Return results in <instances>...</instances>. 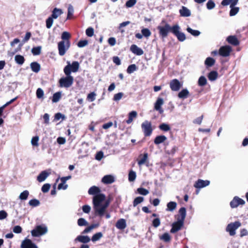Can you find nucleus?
<instances>
[{"label": "nucleus", "instance_id": "nucleus-43", "mask_svg": "<svg viewBox=\"0 0 248 248\" xmlns=\"http://www.w3.org/2000/svg\"><path fill=\"white\" fill-rule=\"evenodd\" d=\"M74 8L71 5H69L68 8V14L67 19H70L74 13Z\"/></svg>", "mask_w": 248, "mask_h": 248}, {"label": "nucleus", "instance_id": "nucleus-30", "mask_svg": "<svg viewBox=\"0 0 248 248\" xmlns=\"http://www.w3.org/2000/svg\"><path fill=\"white\" fill-rule=\"evenodd\" d=\"M189 94V92L187 89H183L178 93V97L180 98H186Z\"/></svg>", "mask_w": 248, "mask_h": 248}, {"label": "nucleus", "instance_id": "nucleus-51", "mask_svg": "<svg viewBox=\"0 0 248 248\" xmlns=\"http://www.w3.org/2000/svg\"><path fill=\"white\" fill-rule=\"evenodd\" d=\"M159 128L164 131H169L170 129V126L165 123L159 125Z\"/></svg>", "mask_w": 248, "mask_h": 248}, {"label": "nucleus", "instance_id": "nucleus-58", "mask_svg": "<svg viewBox=\"0 0 248 248\" xmlns=\"http://www.w3.org/2000/svg\"><path fill=\"white\" fill-rule=\"evenodd\" d=\"M44 91L41 88L37 89L36 91V96L38 98H42L44 96Z\"/></svg>", "mask_w": 248, "mask_h": 248}, {"label": "nucleus", "instance_id": "nucleus-41", "mask_svg": "<svg viewBox=\"0 0 248 248\" xmlns=\"http://www.w3.org/2000/svg\"><path fill=\"white\" fill-rule=\"evenodd\" d=\"M40 203L39 201L37 199H32L29 202V205L32 207L38 206L40 205Z\"/></svg>", "mask_w": 248, "mask_h": 248}, {"label": "nucleus", "instance_id": "nucleus-15", "mask_svg": "<svg viewBox=\"0 0 248 248\" xmlns=\"http://www.w3.org/2000/svg\"><path fill=\"white\" fill-rule=\"evenodd\" d=\"M115 181V178L111 175L104 176L102 179V182L105 184H110Z\"/></svg>", "mask_w": 248, "mask_h": 248}, {"label": "nucleus", "instance_id": "nucleus-14", "mask_svg": "<svg viewBox=\"0 0 248 248\" xmlns=\"http://www.w3.org/2000/svg\"><path fill=\"white\" fill-rule=\"evenodd\" d=\"M164 104V100L162 98H158L155 104V109L159 112L160 113L163 112L161 106Z\"/></svg>", "mask_w": 248, "mask_h": 248}, {"label": "nucleus", "instance_id": "nucleus-13", "mask_svg": "<svg viewBox=\"0 0 248 248\" xmlns=\"http://www.w3.org/2000/svg\"><path fill=\"white\" fill-rule=\"evenodd\" d=\"M210 181L208 180H203L199 179L194 184V186L197 188H202L209 186Z\"/></svg>", "mask_w": 248, "mask_h": 248}, {"label": "nucleus", "instance_id": "nucleus-23", "mask_svg": "<svg viewBox=\"0 0 248 248\" xmlns=\"http://www.w3.org/2000/svg\"><path fill=\"white\" fill-rule=\"evenodd\" d=\"M180 217L178 218V220L183 222L184 221L186 217V209L185 207H182L179 211Z\"/></svg>", "mask_w": 248, "mask_h": 248}, {"label": "nucleus", "instance_id": "nucleus-54", "mask_svg": "<svg viewBox=\"0 0 248 248\" xmlns=\"http://www.w3.org/2000/svg\"><path fill=\"white\" fill-rule=\"evenodd\" d=\"M137 3V0H128L125 3V6L127 8L133 7Z\"/></svg>", "mask_w": 248, "mask_h": 248}, {"label": "nucleus", "instance_id": "nucleus-35", "mask_svg": "<svg viewBox=\"0 0 248 248\" xmlns=\"http://www.w3.org/2000/svg\"><path fill=\"white\" fill-rule=\"evenodd\" d=\"M42 49L41 46L34 47L31 49V52L33 55H39L40 54Z\"/></svg>", "mask_w": 248, "mask_h": 248}, {"label": "nucleus", "instance_id": "nucleus-45", "mask_svg": "<svg viewBox=\"0 0 248 248\" xmlns=\"http://www.w3.org/2000/svg\"><path fill=\"white\" fill-rule=\"evenodd\" d=\"M39 138L38 136L33 137L31 140V143L33 146L37 147L38 146V141Z\"/></svg>", "mask_w": 248, "mask_h": 248}, {"label": "nucleus", "instance_id": "nucleus-24", "mask_svg": "<svg viewBox=\"0 0 248 248\" xmlns=\"http://www.w3.org/2000/svg\"><path fill=\"white\" fill-rule=\"evenodd\" d=\"M167 140V137L164 135L157 136L154 142L155 144H159L163 143Z\"/></svg>", "mask_w": 248, "mask_h": 248}, {"label": "nucleus", "instance_id": "nucleus-60", "mask_svg": "<svg viewBox=\"0 0 248 248\" xmlns=\"http://www.w3.org/2000/svg\"><path fill=\"white\" fill-rule=\"evenodd\" d=\"M96 94L94 92L89 93L87 96V99L93 102L95 99Z\"/></svg>", "mask_w": 248, "mask_h": 248}, {"label": "nucleus", "instance_id": "nucleus-47", "mask_svg": "<svg viewBox=\"0 0 248 248\" xmlns=\"http://www.w3.org/2000/svg\"><path fill=\"white\" fill-rule=\"evenodd\" d=\"M137 191L140 194L144 196L147 195L149 193L148 190L142 187L138 188Z\"/></svg>", "mask_w": 248, "mask_h": 248}, {"label": "nucleus", "instance_id": "nucleus-26", "mask_svg": "<svg viewBox=\"0 0 248 248\" xmlns=\"http://www.w3.org/2000/svg\"><path fill=\"white\" fill-rule=\"evenodd\" d=\"M137 112L136 111H132L129 113L128 119L126 121V123L128 124L131 123L133 120V119L135 118L137 116Z\"/></svg>", "mask_w": 248, "mask_h": 248}, {"label": "nucleus", "instance_id": "nucleus-29", "mask_svg": "<svg viewBox=\"0 0 248 248\" xmlns=\"http://www.w3.org/2000/svg\"><path fill=\"white\" fill-rule=\"evenodd\" d=\"M218 76V73L217 72L212 71L210 72L208 75V79L211 81L215 80Z\"/></svg>", "mask_w": 248, "mask_h": 248}, {"label": "nucleus", "instance_id": "nucleus-31", "mask_svg": "<svg viewBox=\"0 0 248 248\" xmlns=\"http://www.w3.org/2000/svg\"><path fill=\"white\" fill-rule=\"evenodd\" d=\"M140 157H141V158L138 161L139 166H141L146 162L148 159V154L147 153H145L143 156L141 155Z\"/></svg>", "mask_w": 248, "mask_h": 248}, {"label": "nucleus", "instance_id": "nucleus-11", "mask_svg": "<svg viewBox=\"0 0 248 248\" xmlns=\"http://www.w3.org/2000/svg\"><path fill=\"white\" fill-rule=\"evenodd\" d=\"M170 85L173 91H177L181 88L182 85L178 80L174 79L170 82Z\"/></svg>", "mask_w": 248, "mask_h": 248}, {"label": "nucleus", "instance_id": "nucleus-63", "mask_svg": "<svg viewBox=\"0 0 248 248\" xmlns=\"http://www.w3.org/2000/svg\"><path fill=\"white\" fill-rule=\"evenodd\" d=\"M123 96V93H116L114 95L113 97V100L115 101H119L122 98Z\"/></svg>", "mask_w": 248, "mask_h": 248}, {"label": "nucleus", "instance_id": "nucleus-39", "mask_svg": "<svg viewBox=\"0 0 248 248\" xmlns=\"http://www.w3.org/2000/svg\"><path fill=\"white\" fill-rule=\"evenodd\" d=\"M61 92H57V93H55L53 95L52 100V102L53 103H56V102H58L59 101L60 99L61 98Z\"/></svg>", "mask_w": 248, "mask_h": 248}, {"label": "nucleus", "instance_id": "nucleus-6", "mask_svg": "<svg viewBox=\"0 0 248 248\" xmlns=\"http://www.w3.org/2000/svg\"><path fill=\"white\" fill-rule=\"evenodd\" d=\"M142 131L145 136H149L152 133L151 123L148 121H145L141 125Z\"/></svg>", "mask_w": 248, "mask_h": 248}, {"label": "nucleus", "instance_id": "nucleus-55", "mask_svg": "<svg viewBox=\"0 0 248 248\" xmlns=\"http://www.w3.org/2000/svg\"><path fill=\"white\" fill-rule=\"evenodd\" d=\"M141 32H142V34L143 35V36L146 37H149L151 34V31H150V30L148 29H143L142 30H141Z\"/></svg>", "mask_w": 248, "mask_h": 248}, {"label": "nucleus", "instance_id": "nucleus-21", "mask_svg": "<svg viewBox=\"0 0 248 248\" xmlns=\"http://www.w3.org/2000/svg\"><path fill=\"white\" fill-rule=\"evenodd\" d=\"M238 0H223L221 4L224 6H226L230 4V7L234 6L238 2Z\"/></svg>", "mask_w": 248, "mask_h": 248}, {"label": "nucleus", "instance_id": "nucleus-37", "mask_svg": "<svg viewBox=\"0 0 248 248\" xmlns=\"http://www.w3.org/2000/svg\"><path fill=\"white\" fill-rule=\"evenodd\" d=\"M29 195V192L28 190H24L22 193H20L19 196V198L21 200H26L27 199L28 196Z\"/></svg>", "mask_w": 248, "mask_h": 248}, {"label": "nucleus", "instance_id": "nucleus-4", "mask_svg": "<svg viewBox=\"0 0 248 248\" xmlns=\"http://www.w3.org/2000/svg\"><path fill=\"white\" fill-rule=\"evenodd\" d=\"M70 34L67 32H63V55L68 50L70 46V42L69 39L70 38Z\"/></svg>", "mask_w": 248, "mask_h": 248}, {"label": "nucleus", "instance_id": "nucleus-9", "mask_svg": "<svg viewBox=\"0 0 248 248\" xmlns=\"http://www.w3.org/2000/svg\"><path fill=\"white\" fill-rule=\"evenodd\" d=\"M245 202L243 199L235 196L233 198V200L230 202V206L232 208H236L240 205H244Z\"/></svg>", "mask_w": 248, "mask_h": 248}, {"label": "nucleus", "instance_id": "nucleus-10", "mask_svg": "<svg viewBox=\"0 0 248 248\" xmlns=\"http://www.w3.org/2000/svg\"><path fill=\"white\" fill-rule=\"evenodd\" d=\"M21 248H38V247L31 240L25 239L22 242Z\"/></svg>", "mask_w": 248, "mask_h": 248}, {"label": "nucleus", "instance_id": "nucleus-38", "mask_svg": "<svg viewBox=\"0 0 248 248\" xmlns=\"http://www.w3.org/2000/svg\"><path fill=\"white\" fill-rule=\"evenodd\" d=\"M207 84V79L204 76L200 77L198 80V85L200 86H205Z\"/></svg>", "mask_w": 248, "mask_h": 248}, {"label": "nucleus", "instance_id": "nucleus-40", "mask_svg": "<svg viewBox=\"0 0 248 248\" xmlns=\"http://www.w3.org/2000/svg\"><path fill=\"white\" fill-rule=\"evenodd\" d=\"M103 236V234L101 232H97L94 234L92 238V240L93 242H95L99 240Z\"/></svg>", "mask_w": 248, "mask_h": 248}, {"label": "nucleus", "instance_id": "nucleus-8", "mask_svg": "<svg viewBox=\"0 0 248 248\" xmlns=\"http://www.w3.org/2000/svg\"><path fill=\"white\" fill-rule=\"evenodd\" d=\"M232 51L231 46H221L218 50V54L220 56L226 57L230 56Z\"/></svg>", "mask_w": 248, "mask_h": 248}, {"label": "nucleus", "instance_id": "nucleus-28", "mask_svg": "<svg viewBox=\"0 0 248 248\" xmlns=\"http://www.w3.org/2000/svg\"><path fill=\"white\" fill-rule=\"evenodd\" d=\"M215 60L211 57H208L206 59L204 63L207 67H211L215 63Z\"/></svg>", "mask_w": 248, "mask_h": 248}, {"label": "nucleus", "instance_id": "nucleus-25", "mask_svg": "<svg viewBox=\"0 0 248 248\" xmlns=\"http://www.w3.org/2000/svg\"><path fill=\"white\" fill-rule=\"evenodd\" d=\"M31 68L32 71L38 73L40 70V65L37 62H33L31 63Z\"/></svg>", "mask_w": 248, "mask_h": 248}, {"label": "nucleus", "instance_id": "nucleus-27", "mask_svg": "<svg viewBox=\"0 0 248 248\" xmlns=\"http://www.w3.org/2000/svg\"><path fill=\"white\" fill-rule=\"evenodd\" d=\"M62 13V11L61 10L55 8L53 10L52 14L50 17L53 19H56L59 16L61 15Z\"/></svg>", "mask_w": 248, "mask_h": 248}, {"label": "nucleus", "instance_id": "nucleus-50", "mask_svg": "<svg viewBox=\"0 0 248 248\" xmlns=\"http://www.w3.org/2000/svg\"><path fill=\"white\" fill-rule=\"evenodd\" d=\"M137 70V66L135 64H133L131 65H130L127 69V72L129 74H131L133 72H134L135 71Z\"/></svg>", "mask_w": 248, "mask_h": 248}, {"label": "nucleus", "instance_id": "nucleus-56", "mask_svg": "<svg viewBox=\"0 0 248 248\" xmlns=\"http://www.w3.org/2000/svg\"><path fill=\"white\" fill-rule=\"evenodd\" d=\"M231 8V10L230 12V15L231 16H234L236 15L239 11V8L234 7V6Z\"/></svg>", "mask_w": 248, "mask_h": 248}, {"label": "nucleus", "instance_id": "nucleus-12", "mask_svg": "<svg viewBox=\"0 0 248 248\" xmlns=\"http://www.w3.org/2000/svg\"><path fill=\"white\" fill-rule=\"evenodd\" d=\"M184 222L178 219V221L174 222L172 225V228L170 230V232L175 233L180 230L183 225Z\"/></svg>", "mask_w": 248, "mask_h": 248}, {"label": "nucleus", "instance_id": "nucleus-22", "mask_svg": "<svg viewBox=\"0 0 248 248\" xmlns=\"http://www.w3.org/2000/svg\"><path fill=\"white\" fill-rule=\"evenodd\" d=\"M180 13L183 16L187 17L191 15L190 11L186 7L183 6L182 9L180 10Z\"/></svg>", "mask_w": 248, "mask_h": 248}, {"label": "nucleus", "instance_id": "nucleus-59", "mask_svg": "<svg viewBox=\"0 0 248 248\" xmlns=\"http://www.w3.org/2000/svg\"><path fill=\"white\" fill-rule=\"evenodd\" d=\"M207 8L209 10H211L215 7V4L212 0H209L206 4Z\"/></svg>", "mask_w": 248, "mask_h": 248}, {"label": "nucleus", "instance_id": "nucleus-46", "mask_svg": "<svg viewBox=\"0 0 248 248\" xmlns=\"http://www.w3.org/2000/svg\"><path fill=\"white\" fill-rule=\"evenodd\" d=\"M160 238L166 242H169L170 240V237L168 233H164L160 237Z\"/></svg>", "mask_w": 248, "mask_h": 248}, {"label": "nucleus", "instance_id": "nucleus-36", "mask_svg": "<svg viewBox=\"0 0 248 248\" xmlns=\"http://www.w3.org/2000/svg\"><path fill=\"white\" fill-rule=\"evenodd\" d=\"M186 31H187V32H188L191 35H192L194 36H198L201 34V32L200 31H199L198 30H193L190 27L187 28Z\"/></svg>", "mask_w": 248, "mask_h": 248}, {"label": "nucleus", "instance_id": "nucleus-62", "mask_svg": "<svg viewBox=\"0 0 248 248\" xmlns=\"http://www.w3.org/2000/svg\"><path fill=\"white\" fill-rule=\"evenodd\" d=\"M91 207L90 205H85L82 206L83 212L85 213L88 214L90 212Z\"/></svg>", "mask_w": 248, "mask_h": 248}, {"label": "nucleus", "instance_id": "nucleus-17", "mask_svg": "<svg viewBox=\"0 0 248 248\" xmlns=\"http://www.w3.org/2000/svg\"><path fill=\"white\" fill-rule=\"evenodd\" d=\"M130 50L137 55L140 56L143 54V51L135 45H132L131 46Z\"/></svg>", "mask_w": 248, "mask_h": 248}, {"label": "nucleus", "instance_id": "nucleus-52", "mask_svg": "<svg viewBox=\"0 0 248 248\" xmlns=\"http://www.w3.org/2000/svg\"><path fill=\"white\" fill-rule=\"evenodd\" d=\"M53 19L50 16L46 20V27L48 29H50L53 24Z\"/></svg>", "mask_w": 248, "mask_h": 248}, {"label": "nucleus", "instance_id": "nucleus-64", "mask_svg": "<svg viewBox=\"0 0 248 248\" xmlns=\"http://www.w3.org/2000/svg\"><path fill=\"white\" fill-rule=\"evenodd\" d=\"M13 231L16 233H19L21 232L22 229L20 226L17 225L14 227Z\"/></svg>", "mask_w": 248, "mask_h": 248}, {"label": "nucleus", "instance_id": "nucleus-49", "mask_svg": "<svg viewBox=\"0 0 248 248\" xmlns=\"http://www.w3.org/2000/svg\"><path fill=\"white\" fill-rule=\"evenodd\" d=\"M144 200V198L142 197H138L135 199L133 202V206H136L139 203L142 202Z\"/></svg>", "mask_w": 248, "mask_h": 248}, {"label": "nucleus", "instance_id": "nucleus-3", "mask_svg": "<svg viewBox=\"0 0 248 248\" xmlns=\"http://www.w3.org/2000/svg\"><path fill=\"white\" fill-rule=\"evenodd\" d=\"M47 227L45 224L37 225L31 231V235L34 237H38L47 233Z\"/></svg>", "mask_w": 248, "mask_h": 248}, {"label": "nucleus", "instance_id": "nucleus-61", "mask_svg": "<svg viewBox=\"0 0 248 248\" xmlns=\"http://www.w3.org/2000/svg\"><path fill=\"white\" fill-rule=\"evenodd\" d=\"M88 41L84 40H81L78 42V46L79 47H83L85 46H86L88 45Z\"/></svg>", "mask_w": 248, "mask_h": 248}, {"label": "nucleus", "instance_id": "nucleus-48", "mask_svg": "<svg viewBox=\"0 0 248 248\" xmlns=\"http://www.w3.org/2000/svg\"><path fill=\"white\" fill-rule=\"evenodd\" d=\"M78 224L79 226H83L88 225V223L84 218H80L78 220Z\"/></svg>", "mask_w": 248, "mask_h": 248}, {"label": "nucleus", "instance_id": "nucleus-18", "mask_svg": "<svg viewBox=\"0 0 248 248\" xmlns=\"http://www.w3.org/2000/svg\"><path fill=\"white\" fill-rule=\"evenodd\" d=\"M116 227L119 230L124 229L126 227L125 220L123 218L119 219L116 223Z\"/></svg>", "mask_w": 248, "mask_h": 248}, {"label": "nucleus", "instance_id": "nucleus-16", "mask_svg": "<svg viewBox=\"0 0 248 248\" xmlns=\"http://www.w3.org/2000/svg\"><path fill=\"white\" fill-rule=\"evenodd\" d=\"M50 172L46 170L42 171L37 177V180L39 182H44L49 175Z\"/></svg>", "mask_w": 248, "mask_h": 248}, {"label": "nucleus", "instance_id": "nucleus-19", "mask_svg": "<svg viewBox=\"0 0 248 248\" xmlns=\"http://www.w3.org/2000/svg\"><path fill=\"white\" fill-rule=\"evenodd\" d=\"M227 41L229 43L234 46L239 45V42L235 36H229L227 38Z\"/></svg>", "mask_w": 248, "mask_h": 248}, {"label": "nucleus", "instance_id": "nucleus-32", "mask_svg": "<svg viewBox=\"0 0 248 248\" xmlns=\"http://www.w3.org/2000/svg\"><path fill=\"white\" fill-rule=\"evenodd\" d=\"M15 60L16 62L20 65L23 64L25 61L24 57L20 55H16L15 57Z\"/></svg>", "mask_w": 248, "mask_h": 248}, {"label": "nucleus", "instance_id": "nucleus-2", "mask_svg": "<svg viewBox=\"0 0 248 248\" xmlns=\"http://www.w3.org/2000/svg\"><path fill=\"white\" fill-rule=\"evenodd\" d=\"M79 67V63L78 62H73L71 63L67 62V65L64 67L63 71L65 75V77H63V87L68 88L73 83L74 78L71 76V72H77Z\"/></svg>", "mask_w": 248, "mask_h": 248}, {"label": "nucleus", "instance_id": "nucleus-44", "mask_svg": "<svg viewBox=\"0 0 248 248\" xmlns=\"http://www.w3.org/2000/svg\"><path fill=\"white\" fill-rule=\"evenodd\" d=\"M176 36L177 37L178 40L181 42L184 41L186 39V37L184 33L181 31L176 34Z\"/></svg>", "mask_w": 248, "mask_h": 248}, {"label": "nucleus", "instance_id": "nucleus-7", "mask_svg": "<svg viewBox=\"0 0 248 248\" xmlns=\"http://www.w3.org/2000/svg\"><path fill=\"white\" fill-rule=\"evenodd\" d=\"M157 29L159 30L160 35L162 38H166L170 31V26L169 24L166 23L164 26H158Z\"/></svg>", "mask_w": 248, "mask_h": 248}, {"label": "nucleus", "instance_id": "nucleus-57", "mask_svg": "<svg viewBox=\"0 0 248 248\" xmlns=\"http://www.w3.org/2000/svg\"><path fill=\"white\" fill-rule=\"evenodd\" d=\"M50 187V185L49 184H45L42 186L41 190L43 192L46 193L49 191Z\"/></svg>", "mask_w": 248, "mask_h": 248}, {"label": "nucleus", "instance_id": "nucleus-1", "mask_svg": "<svg viewBox=\"0 0 248 248\" xmlns=\"http://www.w3.org/2000/svg\"><path fill=\"white\" fill-rule=\"evenodd\" d=\"M100 192V189L96 186L91 187L88 190L89 195H94L93 198V204L95 215L101 217L108 207L110 201L106 200L105 195Z\"/></svg>", "mask_w": 248, "mask_h": 248}, {"label": "nucleus", "instance_id": "nucleus-42", "mask_svg": "<svg viewBox=\"0 0 248 248\" xmlns=\"http://www.w3.org/2000/svg\"><path fill=\"white\" fill-rule=\"evenodd\" d=\"M136 178V173L135 171L131 170L128 174V180L130 182H133Z\"/></svg>", "mask_w": 248, "mask_h": 248}, {"label": "nucleus", "instance_id": "nucleus-53", "mask_svg": "<svg viewBox=\"0 0 248 248\" xmlns=\"http://www.w3.org/2000/svg\"><path fill=\"white\" fill-rule=\"evenodd\" d=\"M86 34L89 37H92L94 34V29L92 27H89L86 30Z\"/></svg>", "mask_w": 248, "mask_h": 248}, {"label": "nucleus", "instance_id": "nucleus-33", "mask_svg": "<svg viewBox=\"0 0 248 248\" xmlns=\"http://www.w3.org/2000/svg\"><path fill=\"white\" fill-rule=\"evenodd\" d=\"M180 30V27L178 24L174 25L172 27L170 26V31L175 36L177 34Z\"/></svg>", "mask_w": 248, "mask_h": 248}, {"label": "nucleus", "instance_id": "nucleus-20", "mask_svg": "<svg viewBox=\"0 0 248 248\" xmlns=\"http://www.w3.org/2000/svg\"><path fill=\"white\" fill-rule=\"evenodd\" d=\"M91 239L88 236L79 235L75 239V241H78L83 243H87L90 241Z\"/></svg>", "mask_w": 248, "mask_h": 248}, {"label": "nucleus", "instance_id": "nucleus-5", "mask_svg": "<svg viewBox=\"0 0 248 248\" xmlns=\"http://www.w3.org/2000/svg\"><path fill=\"white\" fill-rule=\"evenodd\" d=\"M241 225V224L239 221L231 223L227 225L226 231L229 232L231 236L234 235L236 233L235 230L240 227Z\"/></svg>", "mask_w": 248, "mask_h": 248}, {"label": "nucleus", "instance_id": "nucleus-34", "mask_svg": "<svg viewBox=\"0 0 248 248\" xmlns=\"http://www.w3.org/2000/svg\"><path fill=\"white\" fill-rule=\"evenodd\" d=\"M177 203L174 202H170L167 204V210L170 211H173L175 209Z\"/></svg>", "mask_w": 248, "mask_h": 248}]
</instances>
